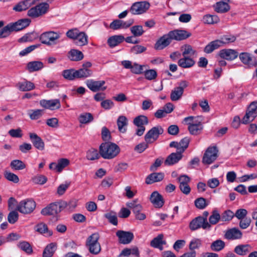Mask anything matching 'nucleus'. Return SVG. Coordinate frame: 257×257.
Masks as SVG:
<instances>
[{"instance_id":"nucleus-16","label":"nucleus","mask_w":257,"mask_h":257,"mask_svg":"<svg viewBox=\"0 0 257 257\" xmlns=\"http://www.w3.org/2000/svg\"><path fill=\"white\" fill-rule=\"evenodd\" d=\"M116 235L118 237L119 242L124 244L130 243L134 237L132 232L123 230H118Z\"/></svg>"},{"instance_id":"nucleus-59","label":"nucleus","mask_w":257,"mask_h":257,"mask_svg":"<svg viewBox=\"0 0 257 257\" xmlns=\"http://www.w3.org/2000/svg\"><path fill=\"white\" fill-rule=\"evenodd\" d=\"M144 74L146 79L149 80H154L157 76V72L154 69H150L145 71Z\"/></svg>"},{"instance_id":"nucleus-41","label":"nucleus","mask_w":257,"mask_h":257,"mask_svg":"<svg viewBox=\"0 0 257 257\" xmlns=\"http://www.w3.org/2000/svg\"><path fill=\"white\" fill-rule=\"evenodd\" d=\"M92 74V71L89 69L81 68L76 70L77 78H85L90 76Z\"/></svg>"},{"instance_id":"nucleus-18","label":"nucleus","mask_w":257,"mask_h":257,"mask_svg":"<svg viewBox=\"0 0 257 257\" xmlns=\"http://www.w3.org/2000/svg\"><path fill=\"white\" fill-rule=\"evenodd\" d=\"M36 0H24L20 2L13 7V10L16 12H21L30 8L34 5Z\"/></svg>"},{"instance_id":"nucleus-10","label":"nucleus","mask_w":257,"mask_h":257,"mask_svg":"<svg viewBox=\"0 0 257 257\" xmlns=\"http://www.w3.org/2000/svg\"><path fill=\"white\" fill-rule=\"evenodd\" d=\"M218 150L216 147H208L206 150L202 158V163L210 165L214 162L217 157Z\"/></svg>"},{"instance_id":"nucleus-33","label":"nucleus","mask_w":257,"mask_h":257,"mask_svg":"<svg viewBox=\"0 0 257 257\" xmlns=\"http://www.w3.org/2000/svg\"><path fill=\"white\" fill-rule=\"evenodd\" d=\"M19 89L22 91H29L33 90L35 88V84L31 81L25 80L24 81L19 82L17 85Z\"/></svg>"},{"instance_id":"nucleus-2","label":"nucleus","mask_w":257,"mask_h":257,"mask_svg":"<svg viewBox=\"0 0 257 257\" xmlns=\"http://www.w3.org/2000/svg\"><path fill=\"white\" fill-rule=\"evenodd\" d=\"M120 149L115 144L105 142L99 146L101 156L105 159H111L115 157L119 153Z\"/></svg>"},{"instance_id":"nucleus-22","label":"nucleus","mask_w":257,"mask_h":257,"mask_svg":"<svg viewBox=\"0 0 257 257\" xmlns=\"http://www.w3.org/2000/svg\"><path fill=\"white\" fill-rule=\"evenodd\" d=\"M240 61L245 65L251 67L255 66V62L254 58L249 53L246 52L241 53L239 55Z\"/></svg>"},{"instance_id":"nucleus-11","label":"nucleus","mask_w":257,"mask_h":257,"mask_svg":"<svg viewBox=\"0 0 257 257\" xmlns=\"http://www.w3.org/2000/svg\"><path fill=\"white\" fill-rule=\"evenodd\" d=\"M150 5L147 2H139L134 3L130 8L133 15H141L145 13L150 8Z\"/></svg>"},{"instance_id":"nucleus-63","label":"nucleus","mask_w":257,"mask_h":257,"mask_svg":"<svg viewBox=\"0 0 257 257\" xmlns=\"http://www.w3.org/2000/svg\"><path fill=\"white\" fill-rule=\"evenodd\" d=\"M147 50L146 47L141 45H135L131 49V52L134 54H138L145 52Z\"/></svg>"},{"instance_id":"nucleus-52","label":"nucleus","mask_w":257,"mask_h":257,"mask_svg":"<svg viewBox=\"0 0 257 257\" xmlns=\"http://www.w3.org/2000/svg\"><path fill=\"white\" fill-rule=\"evenodd\" d=\"M18 247L28 254L33 252L32 247L30 243L27 241L20 242L18 245Z\"/></svg>"},{"instance_id":"nucleus-64","label":"nucleus","mask_w":257,"mask_h":257,"mask_svg":"<svg viewBox=\"0 0 257 257\" xmlns=\"http://www.w3.org/2000/svg\"><path fill=\"white\" fill-rule=\"evenodd\" d=\"M70 185V183L67 182L65 184L60 185L57 188V194L60 196L63 195L69 187Z\"/></svg>"},{"instance_id":"nucleus-5","label":"nucleus","mask_w":257,"mask_h":257,"mask_svg":"<svg viewBox=\"0 0 257 257\" xmlns=\"http://www.w3.org/2000/svg\"><path fill=\"white\" fill-rule=\"evenodd\" d=\"M99 238V234L94 233L90 235L86 240V246L91 254L96 255L101 251V246L98 242Z\"/></svg>"},{"instance_id":"nucleus-58","label":"nucleus","mask_w":257,"mask_h":257,"mask_svg":"<svg viewBox=\"0 0 257 257\" xmlns=\"http://www.w3.org/2000/svg\"><path fill=\"white\" fill-rule=\"evenodd\" d=\"M4 176L8 180L15 183H18L19 181L18 176L13 173L6 171L4 173Z\"/></svg>"},{"instance_id":"nucleus-32","label":"nucleus","mask_w":257,"mask_h":257,"mask_svg":"<svg viewBox=\"0 0 257 257\" xmlns=\"http://www.w3.org/2000/svg\"><path fill=\"white\" fill-rule=\"evenodd\" d=\"M124 41V37L121 35L110 37L107 40V44L110 48H113Z\"/></svg>"},{"instance_id":"nucleus-39","label":"nucleus","mask_w":257,"mask_h":257,"mask_svg":"<svg viewBox=\"0 0 257 257\" xmlns=\"http://www.w3.org/2000/svg\"><path fill=\"white\" fill-rule=\"evenodd\" d=\"M70 164V161L66 158H62L58 160L56 165H55V170L57 172L60 173L62 170L68 166Z\"/></svg>"},{"instance_id":"nucleus-30","label":"nucleus","mask_w":257,"mask_h":257,"mask_svg":"<svg viewBox=\"0 0 257 257\" xmlns=\"http://www.w3.org/2000/svg\"><path fill=\"white\" fill-rule=\"evenodd\" d=\"M68 57L71 61H79L83 59L84 55L80 51L73 49L68 52Z\"/></svg>"},{"instance_id":"nucleus-60","label":"nucleus","mask_w":257,"mask_h":257,"mask_svg":"<svg viewBox=\"0 0 257 257\" xmlns=\"http://www.w3.org/2000/svg\"><path fill=\"white\" fill-rule=\"evenodd\" d=\"M104 216L111 224L114 225L117 224V218L114 212L107 213Z\"/></svg>"},{"instance_id":"nucleus-51","label":"nucleus","mask_w":257,"mask_h":257,"mask_svg":"<svg viewBox=\"0 0 257 257\" xmlns=\"http://www.w3.org/2000/svg\"><path fill=\"white\" fill-rule=\"evenodd\" d=\"M43 114V110L42 109H31L28 111V114L32 120L37 119L40 118Z\"/></svg>"},{"instance_id":"nucleus-9","label":"nucleus","mask_w":257,"mask_h":257,"mask_svg":"<svg viewBox=\"0 0 257 257\" xmlns=\"http://www.w3.org/2000/svg\"><path fill=\"white\" fill-rule=\"evenodd\" d=\"M164 130L162 126L158 125L152 127L145 135V140L147 144H152L156 141L160 135H162Z\"/></svg>"},{"instance_id":"nucleus-48","label":"nucleus","mask_w":257,"mask_h":257,"mask_svg":"<svg viewBox=\"0 0 257 257\" xmlns=\"http://www.w3.org/2000/svg\"><path fill=\"white\" fill-rule=\"evenodd\" d=\"M182 56L191 57L196 53V51L193 49L190 45H185L182 47Z\"/></svg>"},{"instance_id":"nucleus-43","label":"nucleus","mask_w":257,"mask_h":257,"mask_svg":"<svg viewBox=\"0 0 257 257\" xmlns=\"http://www.w3.org/2000/svg\"><path fill=\"white\" fill-rule=\"evenodd\" d=\"M219 18L217 15L210 14L205 15L203 18V22L207 24H216L219 22Z\"/></svg>"},{"instance_id":"nucleus-62","label":"nucleus","mask_w":257,"mask_h":257,"mask_svg":"<svg viewBox=\"0 0 257 257\" xmlns=\"http://www.w3.org/2000/svg\"><path fill=\"white\" fill-rule=\"evenodd\" d=\"M234 216V213L230 210H227L224 212L221 217V219L223 221H229Z\"/></svg>"},{"instance_id":"nucleus-45","label":"nucleus","mask_w":257,"mask_h":257,"mask_svg":"<svg viewBox=\"0 0 257 257\" xmlns=\"http://www.w3.org/2000/svg\"><path fill=\"white\" fill-rule=\"evenodd\" d=\"M36 230L39 233L46 234L48 236H51L53 234L52 231L49 230L47 225L43 223H41L37 225L36 226Z\"/></svg>"},{"instance_id":"nucleus-50","label":"nucleus","mask_w":257,"mask_h":257,"mask_svg":"<svg viewBox=\"0 0 257 257\" xmlns=\"http://www.w3.org/2000/svg\"><path fill=\"white\" fill-rule=\"evenodd\" d=\"M76 74V70L73 69L65 70L62 72L63 77L68 80H72L77 78Z\"/></svg>"},{"instance_id":"nucleus-1","label":"nucleus","mask_w":257,"mask_h":257,"mask_svg":"<svg viewBox=\"0 0 257 257\" xmlns=\"http://www.w3.org/2000/svg\"><path fill=\"white\" fill-rule=\"evenodd\" d=\"M29 19H23L15 23H11L0 30V39L9 37L12 32H18L26 28L30 24Z\"/></svg>"},{"instance_id":"nucleus-49","label":"nucleus","mask_w":257,"mask_h":257,"mask_svg":"<svg viewBox=\"0 0 257 257\" xmlns=\"http://www.w3.org/2000/svg\"><path fill=\"white\" fill-rule=\"evenodd\" d=\"M221 219V216L218 213V211L214 210L212 211V214L210 216L209 218V222H208L210 225H215L217 224L219 220Z\"/></svg>"},{"instance_id":"nucleus-7","label":"nucleus","mask_w":257,"mask_h":257,"mask_svg":"<svg viewBox=\"0 0 257 257\" xmlns=\"http://www.w3.org/2000/svg\"><path fill=\"white\" fill-rule=\"evenodd\" d=\"M36 203L32 199L21 201L17 206V209L23 214H28L33 212L36 208Z\"/></svg>"},{"instance_id":"nucleus-47","label":"nucleus","mask_w":257,"mask_h":257,"mask_svg":"<svg viewBox=\"0 0 257 257\" xmlns=\"http://www.w3.org/2000/svg\"><path fill=\"white\" fill-rule=\"evenodd\" d=\"M224 247L225 242L221 239H217L213 241L210 245L211 250L215 251H220L223 249Z\"/></svg>"},{"instance_id":"nucleus-40","label":"nucleus","mask_w":257,"mask_h":257,"mask_svg":"<svg viewBox=\"0 0 257 257\" xmlns=\"http://www.w3.org/2000/svg\"><path fill=\"white\" fill-rule=\"evenodd\" d=\"M56 248V244L51 243L47 245L43 252V257H51L53 256Z\"/></svg>"},{"instance_id":"nucleus-6","label":"nucleus","mask_w":257,"mask_h":257,"mask_svg":"<svg viewBox=\"0 0 257 257\" xmlns=\"http://www.w3.org/2000/svg\"><path fill=\"white\" fill-rule=\"evenodd\" d=\"M61 33L54 31H48L43 33L39 37L42 44L47 46H52L57 44V40L60 38Z\"/></svg>"},{"instance_id":"nucleus-4","label":"nucleus","mask_w":257,"mask_h":257,"mask_svg":"<svg viewBox=\"0 0 257 257\" xmlns=\"http://www.w3.org/2000/svg\"><path fill=\"white\" fill-rule=\"evenodd\" d=\"M49 8L50 5L48 3H40L30 8L27 11V16L33 19L41 17L48 13Z\"/></svg>"},{"instance_id":"nucleus-8","label":"nucleus","mask_w":257,"mask_h":257,"mask_svg":"<svg viewBox=\"0 0 257 257\" xmlns=\"http://www.w3.org/2000/svg\"><path fill=\"white\" fill-rule=\"evenodd\" d=\"M257 116V102H252L247 108L246 113L241 120L243 124H247Z\"/></svg>"},{"instance_id":"nucleus-34","label":"nucleus","mask_w":257,"mask_h":257,"mask_svg":"<svg viewBox=\"0 0 257 257\" xmlns=\"http://www.w3.org/2000/svg\"><path fill=\"white\" fill-rule=\"evenodd\" d=\"M213 8L216 12L218 13H225L229 11L230 8L229 5L226 2L220 1L217 2Z\"/></svg>"},{"instance_id":"nucleus-42","label":"nucleus","mask_w":257,"mask_h":257,"mask_svg":"<svg viewBox=\"0 0 257 257\" xmlns=\"http://www.w3.org/2000/svg\"><path fill=\"white\" fill-rule=\"evenodd\" d=\"M100 156V152H98L96 149L94 148H91L86 152V157L88 160L93 161L98 160Z\"/></svg>"},{"instance_id":"nucleus-53","label":"nucleus","mask_w":257,"mask_h":257,"mask_svg":"<svg viewBox=\"0 0 257 257\" xmlns=\"http://www.w3.org/2000/svg\"><path fill=\"white\" fill-rule=\"evenodd\" d=\"M194 204L195 206L200 209H204L208 205V203L207 202L206 199L203 197L196 199L195 200Z\"/></svg>"},{"instance_id":"nucleus-55","label":"nucleus","mask_w":257,"mask_h":257,"mask_svg":"<svg viewBox=\"0 0 257 257\" xmlns=\"http://www.w3.org/2000/svg\"><path fill=\"white\" fill-rule=\"evenodd\" d=\"M131 33L134 37H140L144 33L143 27L141 25L134 26L131 28Z\"/></svg>"},{"instance_id":"nucleus-3","label":"nucleus","mask_w":257,"mask_h":257,"mask_svg":"<svg viewBox=\"0 0 257 257\" xmlns=\"http://www.w3.org/2000/svg\"><path fill=\"white\" fill-rule=\"evenodd\" d=\"M67 206V202L64 201L52 203L43 208L41 213L43 215H56L66 208Z\"/></svg>"},{"instance_id":"nucleus-26","label":"nucleus","mask_w":257,"mask_h":257,"mask_svg":"<svg viewBox=\"0 0 257 257\" xmlns=\"http://www.w3.org/2000/svg\"><path fill=\"white\" fill-rule=\"evenodd\" d=\"M241 232L236 228H233L226 231L225 237L228 239L234 240L240 239L242 237Z\"/></svg>"},{"instance_id":"nucleus-35","label":"nucleus","mask_w":257,"mask_h":257,"mask_svg":"<svg viewBox=\"0 0 257 257\" xmlns=\"http://www.w3.org/2000/svg\"><path fill=\"white\" fill-rule=\"evenodd\" d=\"M73 42L78 46L86 45L88 44V36L84 32H80L74 40Z\"/></svg>"},{"instance_id":"nucleus-37","label":"nucleus","mask_w":257,"mask_h":257,"mask_svg":"<svg viewBox=\"0 0 257 257\" xmlns=\"http://www.w3.org/2000/svg\"><path fill=\"white\" fill-rule=\"evenodd\" d=\"M221 46V42L220 40H216L210 42L205 46L204 49L205 53L209 54L214 50L219 48Z\"/></svg>"},{"instance_id":"nucleus-54","label":"nucleus","mask_w":257,"mask_h":257,"mask_svg":"<svg viewBox=\"0 0 257 257\" xmlns=\"http://www.w3.org/2000/svg\"><path fill=\"white\" fill-rule=\"evenodd\" d=\"M11 167L17 170H23L26 168V165L22 161L15 160L11 162Z\"/></svg>"},{"instance_id":"nucleus-25","label":"nucleus","mask_w":257,"mask_h":257,"mask_svg":"<svg viewBox=\"0 0 257 257\" xmlns=\"http://www.w3.org/2000/svg\"><path fill=\"white\" fill-rule=\"evenodd\" d=\"M164 178V174L163 173H153L147 176L145 182L147 184H151L162 181Z\"/></svg>"},{"instance_id":"nucleus-38","label":"nucleus","mask_w":257,"mask_h":257,"mask_svg":"<svg viewBox=\"0 0 257 257\" xmlns=\"http://www.w3.org/2000/svg\"><path fill=\"white\" fill-rule=\"evenodd\" d=\"M251 246L248 244H240L237 245L234 249V251L239 255H244L250 251Z\"/></svg>"},{"instance_id":"nucleus-13","label":"nucleus","mask_w":257,"mask_h":257,"mask_svg":"<svg viewBox=\"0 0 257 257\" xmlns=\"http://www.w3.org/2000/svg\"><path fill=\"white\" fill-rule=\"evenodd\" d=\"M189 83L186 80H182L179 83V86L174 88L171 92L170 97L172 101H177L182 96L184 89L188 86Z\"/></svg>"},{"instance_id":"nucleus-14","label":"nucleus","mask_w":257,"mask_h":257,"mask_svg":"<svg viewBox=\"0 0 257 257\" xmlns=\"http://www.w3.org/2000/svg\"><path fill=\"white\" fill-rule=\"evenodd\" d=\"M168 34L171 41L172 40L181 41L189 38L191 35L190 33L183 30H173L169 32Z\"/></svg>"},{"instance_id":"nucleus-17","label":"nucleus","mask_w":257,"mask_h":257,"mask_svg":"<svg viewBox=\"0 0 257 257\" xmlns=\"http://www.w3.org/2000/svg\"><path fill=\"white\" fill-rule=\"evenodd\" d=\"M40 104L43 107L50 110L59 109L61 107L60 100L58 99L51 100L42 99L40 100Z\"/></svg>"},{"instance_id":"nucleus-56","label":"nucleus","mask_w":257,"mask_h":257,"mask_svg":"<svg viewBox=\"0 0 257 257\" xmlns=\"http://www.w3.org/2000/svg\"><path fill=\"white\" fill-rule=\"evenodd\" d=\"M201 245V240L199 238H194L190 242L189 248L191 251H194V249L199 248Z\"/></svg>"},{"instance_id":"nucleus-36","label":"nucleus","mask_w":257,"mask_h":257,"mask_svg":"<svg viewBox=\"0 0 257 257\" xmlns=\"http://www.w3.org/2000/svg\"><path fill=\"white\" fill-rule=\"evenodd\" d=\"M44 67L43 63L41 61H34L29 62L27 65V69L30 72L37 71Z\"/></svg>"},{"instance_id":"nucleus-24","label":"nucleus","mask_w":257,"mask_h":257,"mask_svg":"<svg viewBox=\"0 0 257 257\" xmlns=\"http://www.w3.org/2000/svg\"><path fill=\"white\" fill-rule=\"evenodd\" d=\"M183 157L181 153H172L165 160L164 163L166 165L171 166L177 163Z\"/></svg>"},{"instance_id":"nucleus-46","label":"nucleus","mask_w":257,"mask_h":257,"mask_svg":"<svg viewBox=\"0 0 257 257\" xmlns=\"http://www.w3.org/2000/svg\"><path fill=\"white\" fill-rule=\"evenodd\" d=\"M133 122L137 126H142L149 123L148 118L145 115H141L135 117Z\"/></svg>"},{"instance_id":"nucleus-19","label":"nucleus","mask_w":257,"mask_h":257,"mask_svg":"<svg viewBox=\"0 0 257 257\" xmlns=\"http://www.w3.org/2000/svg\"><path fill=\"white\" fill-rule=\"evenodd\" d=\"M30 139L34 146L37 149L42 151L44 149L45 144L43 140L35 133L29 134Z\"/></svg>"},{"instance_id":"nucleus-12","label":"nucleus","mask_w":257,"mask_h":257,"mask_svg":"<svg viewBox=\"0 0 257 257\" xmlns=\"http://www.w3.org/2000/svg\"><path fill=\"white\" fill-rule=\"evenodd\" d=\"M204 229L210 228L211 225L208 222H206L205 219H203L201 216L193 219L189 224V228L192 231L196 230L200 228Z\"/></svg>"},{"instance_id":"nucleus-21","label":"nucleus","mask_w":257,"mask_h":257,"mask_svg":"<svg viewBox=\"0 0 257 257\" xmlns=\"http://www.w3.org/2000/svg\"><path fill=\"white\" fill-rule=\"evenodd\" d=\"M150 200L155 207L161 208L164 204L163 197L157 191H154L152 193Z\"/></svg>"},{"instance_id":"nucleus-57","label":"nucleus","mask_w":257,"mask_h":257,"mask_svg":"<svg viewBox=\"0 0 257 257\" xmlns=\"http://www.w3.org/2000/svg\"><path fill=\"white\" fill-rule=\"evenodd\" d=\"M19 219V214L16 211H11L8 215V221L11 224H14Z\"/></svg>"},{"instance_id":"nucleus-28","label":"nucleus","mask_w":257,"mask_h":257,"mask_svg":"<svg viewBox=\"0 0 257 257\" xmlns=\"http://www.w3.org/2000/svg\"><path fill=\"white\" fill-rule=\"evenodd\" d=\"M203 129V126L201 121L195 120L192 124L188 126V130L192 135L199 134Z\"/></svg>"},{"instance_id":"nucleus-61","label":"nucleus","mask_w":257,"mask_h":257,"mask_svg":"<svg viewBox=\"0 0 257 257\" xmlns=\"http://www.w3.org/2000/svg\"><path fill=\"white\" fill-rule=\"evenodd\" d=\"M40 46V44H36V45H33L29 46V47L26 48L25 49L21 51L20 52L19 55L21 56H25V55H27L28 54L30 53V52H31L32 51H33V50H34L35 49L39 47Z\"/></svg>"},{"instance_id":"nucleus-15","label":"nucleus","mask_w":257,"mask_h":257,"mask_svg":"<svg viewBox=\"0 0 257 257\" xmlns=\"http://www.w3.org/2000/svg\"><path fill=\"white\" fill-rule=\"evenodd\" d=\"M105 83V81H94L92 79L88 80L86 82L87 86L93 92H96L100 90H105L106 86H103Z\"/></svg>"},{"instance_id":"nucleus-27","label":"nucleus","mask_w":257,"mask_h":257,"mask_svg":"<svg viewBox=\"0 0 257 257\" xmlns=\"http://www.w3.org/2000/svg\"><path fill=\"white\" fill-rule=\"evenodd\" d=\"M117 125L118 131L121 133H125L127 131L128 120L124 115L118 116L117 119Z\"/></svg>"},{"instance_id":"nucleus-20","label":"nucleus","mask_w":257,"mask_h":257,"mask_svg":"<svg viewBox=\"0 0 257 257\" xmlns=\"http://www.w3.org/2000/svg\"><path fill=\"white\" fill-rule=\"evenodd\" d=\"M219 56L227 60H232L238 56V52L232 49H223L219 51Z\"/></svg>"},{"instance_id":"nucleus-31","label":"nucleus","mask_w":257,"mask_h":257,"mask_svg":"<svg viewBox=\"0 0 257 257\" xmlns=\"http://www.w3.org/2000/svg\"><path fill=\"white\" fill-rule=\"evenodd\" d=\"M163 237L164 235L163 234H159L151 241V246L155 248H159L161 250H163V245L166 244L165 241L163 240Z\"/></svg>"},{"instance_id":"nucleus-44","label":"nucleus","mask_w":257,"mask_h":257,"mask_svg":"<svg viewBox=\"0 0 257 257\" xmlns=\"http://www.w3.org/2000/svg\"><path fill=\"white\" fill-rule=\"evenodd\" d=\"M78 120L80 123L86 124L91 122L93 120V117L91 113L84 112L80 115Z\"/></svg>"},{"instance_id":"nucleus-29","label":"nucleus","mask_w":257,"mask_h":257,"mask_svg":"<svg viewBox=\"0 0 257 257\" xmlns=\"http://www.w3.org/2000/svg\"><path fill=\"white\" fill-rule=\"evenodd\" d=\"M178 64L182 68H190L195 64V61L191 57L183 56L178 60Z\"/></svg>"},{"instance_id":"nucleus-23","label":"nucleus","mask_w":257,"mask_h":257,"mask_svg":"<svg viewBox=\"0 0 257 257\" xmlns=\"http://www.w3.org/2000/svg\"><path fill=\"white\" fill-rule=\"evenodd\" d=\"M171 42L169 34L164 35L161 37L156 43L155 48L156 50H162L168 46Z\"/></svg>"}]
</instances>
